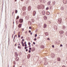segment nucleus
<instances>
[{"label":"nucleus","mask_w":67,"mask_h":67,"mask_svg":"<svg viewBox=\"0 0 67 67\" xmlns=\"http://www.w3.org/2000/svg\"><path fill=\"white\" fill-rule=\"evenodd\" d=\"M27 51H28V49H26V52H27Z\"/></svg>","instance_id":"nucleus-40"},{"label":"nucleus","mask_w":67,"mask_h":67,"mask_svg":"<svg viewBox=\"0 0 67 67\" xmlns=\"http://www.w3.org/2000/svg\"><path fill=\"white\" fill-rule=\"evenodd\" d=\"M33 14L34 16H35V14H36V12L35 11H34L33 12Z\"/></svg>","instance_id":"nucleus-8"},{"label":"nucleus","mask_w":67,"mask_h":67,"mask_svg":"<svg viewBox=\"0 0 67 67\" xmlns=\"http://www.w3.org/2000/svg\"><path fill=\"white\" fill-rule=\"evenodd\" d=\"M21 31H24V29H22Z\"/></svg>","instance_id":"nucleus-38"},{"label":"nucleus","mask_w":67,"mask_h":67,"mask_svg":"<svg viewBox=\"0 0 67 67\" xmlns=\"http://www.w3.org/2000/svg\"><path fill=\"white\" fill-rule=\"evenodd\" d=\"M41 7H41V6L39 5H38L37 7V8L38 9H41Z\"/></svg>","instance_id":"nucleus-2"},{"label":"nucleus","mask_w":67,"mask_h":67,"mask_svg":"<svg viewBox=\"0 0 67 67\" xmlns=\"http://www.w3.org/2000/svg\"><path fill=\"white\" fill-rule=\"evenodd\" d=\"M52 47L53 48H54V45H52Z\"/></svg>","instance_id":"nucleus-52"},{"label":"nucleus","mask_w":67,"mask_h":67,"mask_svg":"<svg viewBox=\"0 0 67 67\" xmlns=\"http://www.w3.org/2000/svg\"><path fill=\"white\" fill-rule=\"evenodd\" d=\"M19 18V16H17L16 18V20H18Z\"/></svg>","instance_id":"nucleus-24"},{"label":"nucleus","mask_w":67,"mask_h":67,"mask_svg":"<svg viewBox=\"0 0 67 67\" xmlns=\"http://www.w3.org/2000/svg\"><path fill=\"white\" fill-rule=\"evenodd\" d=\"M57 60L58 61H59L60 60V58H58L57 59Z\"/></svg>","instance_id":"nucleus-18"},{"label":"nucleus","mask_w":67,"mask_h":67,"mask_svg":"<svg viewBox=\"0 0 67 67\" xmlns=\"http://www.w3.org/2000/svg\"><path fill=\"white\" fill-rule=\"evenodd\" d=\"M47 26L45 24H44V25L43 27L44 28H45Z\"/></svg>","instance_id":"nucleus-14"},{"label":"nucleus","mask_w":67,"mask_h":67,"mask_svg":"<svg viewBox=\"0 0 67 67\" xmlns=\"http://www.w3.org/2000/svg\"><path fill=\"white\" fill-rule=\"evenodd\" d=\"M18 48H21V47H20V46H18Z\"/></svg>","instance_id":"nucleus-33"},{"label":"nucleus","mask_w":67,"mask_h":67,"mask_svg":"<svg viewBox=\"0 0 67 67\" xmlns=\"http://www.w3.org/2000/svg\"><path fill=\"white\" fill-rule=\"evenodd\" d=\"M62 28L63 29H65V26H63L62 27Z\"/></svg>","instance_id":"nucleus-29"},{"label":"nucleus","mask_w":67,"mask_h":67,"mask_svg":"<svg viewBox=\"0 0 67 67\" xmlns=\"http://www.w3.org/2000/svg\"><path fill=\"white\" fill-rule=\"evenodd\" d=\"M43 18L44 20H46L47 19V17L46 16H44L43 17Z\"/></svg>","instance_id":"nucleus-19"},{"label":"nucleus","mask_w":67,"mask_h":67,"mask_svg":"<svg viewBox=\"0 0 67 67\" xmlns=\"http://www.w3.org/2000/svg\"><path fill=\"white\" fill-rule=\"evenodd\" d=\"M18 37H20V35H18Z\"/></svg>","instance_id":"nucleus-41"},{"label":"nucleus","mask_w":67,"mask_h":67,"mask_svg":"<svg viewBox=\"0 0 67 67\" xmlns=\"http://www.w3.org/2000/svg\"><path fill=\"white\" fill-rule=\"evenodd\" d=\"M22 25L21 24H19L18 26V27L19 28H21L22 26Z\"/></svg>","instance_id":"nucleus-4"},{"label":"nucleus","mask_w":67,"mask_h":67,"mask_svg":"<svg viewBox=\"0 0 67 67\" xmlns=\"http://www.w3.org/2000/svg\"><path fill=\"white\" fill-rule=\"evenodd\" d=\"M34 40H35V41H36V38H35L34 39Z\"/></svg>","instance_id":"nucleus-45"},{"label":"nucleus","mask_w":67,"mask_h":67,"mask_svg":"<svg viewBox=\"0 0 67 67\" xmlns=\"http://www.w3.org/2000/svg\"><path fill=\"white\" fill-rule=\"evenodd\" d=\"M28 47H31V45H30Z\"/></svg>","instance_id":"nucleus-54"},{"label":"nucleus","mask_w":67,"mask_h":67,"mask_svg":"<svg viewBox=\"0 0 67 67\" xmlns=\"http://www.w3.org/2000/svg\"><path fill=\"white\" fill-rule=\"evenodd\" d=\"M19 22L20 23H22L23 22V19H19Z\"/></svg>","instance_id":"nucleus-1"},{"label":"nucleus","mask_w":67,"mask_h":67,"mask_svg":"<svg viewBox=\"0 0 67 67\" xmlns=\"http://www.w3.org/2000/svg\"><path fill=\"white\" fill-rule=\"evenodd\" d=\"M27 46V45L26 44H25V47H26V46Z\"/></svg>","instance_id":"nucleus-42"},{"label":"nucleus","mask_w":67,"mask_h":67,"mask_svg":"<svg viewBox=\"0 0 67 67\" xmlns=\"http://www.w3.org/2000/svg\"><path fill=\"white\" fill-rule=\"evenodd\" d=\"M22 44V45L23 46H24V44Z\"/></svg>","instance_id":"nucleus-43"},{"label":"nucleus","mask_w":67,"mask_h":67,"mask_svg":"<svg viewBox=\"0 0 67 67\" xmlns=\"http://www.w3.org/2000/svg\"><path fill=\"white\" fill-rule=\"evenodd\" d=\"M15 56L16 57H17V56H18V53L16 52H15Z\"/></svg>","instance_id":"nucleus-9"},{"label":"nucleus","mask_w":67,"mask_h":67,"mask_svg":"<svg viewBox=\"0 0 67 67\" xmlns=\"http://www.w3.org/2000/svg\"><path fill=\"white\" fill-rule=\"evenodd\" d=\"M58 21L60 22V23L62 22V19L60 18L58 20Z\"/></svg>","instance_id":"nucleus-10"},{"label":"nucleus","mask_w":67,"mask_h":67,"mask_svg":"<svg viewBox=\"0 0 67 67\" xmlns=\"http://www.w3.org/2000/svg\"><path fill=\"white\" fill-rule=\"evenodd\" d=\"M31 30H29V33H31Z\"/></svg>","instance_id":"nucleus-50"},{"label":"nucleus","mask_w":67,"mask_h":67,"mask_svg":"<svg viewBox=\"0 0 67 67\" xmlns=\"http://www.w3.org/2000/svg\"><path fill=\"white\" fill-rule=\"evenodd\" d=\"M21 44H23V41L21 42Z\"/></svg>","instance_id":"nucleus-48"},{"label":"nucleus","mask_w":67,"mask_h":67,"mask_svg":"<svg viewBox=\"0 0 67 67\" xmlns=\"http://www.w3.org/2000/svg\"><path fill=\"white\" fill-rule=\"evenodd\" d=\"M31 21H32V22H34V19H31Z\"/></svg>","instance_id":"nucleus-23"},{"label":"nucleus","mask_w":67,"mask_h":67,"mask_svg":"<svg viewBox=\"0 0 67 67\" xmlns=\"http://www.w3.org/2000/svg\"><path fill=\"white\" fill-rule=\"evenodd\" d=\"M53 4L54 5H55V2H53Z\"/></svg>","instance_id":"nucleus-28"},{"label":"nucleus","mask_w":67,"mask_h":67,"mask_svg":"<svg viewBox=\"0 0 67 67\" xmlns=\"http://www.w3.org/2000/svg\"><path fill=\"white\" fill-rule=\"evenodd\" d=\"M63 2L64 4H66L67 3V0H63Z\"/></svg>","instance_id":"nucleus-3"},{"label":"nucleus","mask_w":67,"mask_h":67,"mask_svg":"<svg viewBox=\"0 0 67 67\" xmlns=\"http://www.w3.org/2000/svg\"><path fill=\"white\" fill-rule=\"evenodd\" d=\"M40 1H41V2H42V0H40Z\"/></svg>","instance_id":"nucleus-64"},{"label":"nucleus","mask_w":67,"mask_h":67,"mask_svg":"<svg viewBox=\"0 0 67 67\" xmlns=\"http://www.w3.org/2000/svg\"><path fill=\"white\" fill-rule=\"evenodd\" d=\"M61 10H64V7H61Z\"/></svg>","instance_id":"nucleus-22"},{"label":"nucleus","mask_w":67,"mask_h":67,"mask_svg":"<svg viewBox=\"0 0 67 67\" xmlns=\"http://www.w3.org/2000/svg\"><path fill=\"white\" fill-rule=\"evenodd\" d=\"M55 55V54H54V53H52V58H53V57H54Z\"/></svg>","instance_id":"nucleus-13"},{"label":"nucleus","mask_w":67,"mask_h":67,"mask_svg":"<svg viewBox=\"0 0 67 67\" xmlns=\"http://www.w3.org/2000/svg\"><path fill=\"white\" fill-rule=\"evenodd\" d=\"M33 44L34 45H35V43L34 42L33 43Z\"/></svg>","instance_id":"nucleus-36"},{"label":"nucleus","mask_w":67,"mask_h":67,"mask_svg":"<svg viewBox=\"0 0 67 67\" xmlns=\"http://www.w3.org/2000/svg\"><path fill=\"white\" fill-rule=\"evenodd\" d=\"M41 47L42 48H44V46L43 45H42L41 46Z\"/></svg>","instance_id":"nucleus-25"},{"label":"nucleus","mask_w":67,"mask_h":67,"mask_svg":"<svg viewBox=\"0 0 67 67\" xmlns=\"http://www.w3.org/2000/svg\"><path fill=\"white\" fill-rule=\"evenodd\" d=\"M60 47H62V46H63V45L62 44H60Z\"/></svg>","instance_id":"nucleus-44"},{"label":"nucleus","mask_w":67,"mask_h":67,"mask_svg":"<svg viewBox=\"0 0 67 67\" xmlns=\"http://www.w3.org/2000/svg\"><path fill=\"white\" fill-rule=\"evenodd\" d=\"M15 13H18V10H15Z\"/></svg>","instance_id":"nucleus-27"},{"label":"nucleus","mask_w":67,"mask_h":67,"mask_svg":"<svg viewBox=\"0 0 67 67\" xmlns=\"http://www.w3.org/2000/svg\"><path fill=\"white\" fill-rule=\"evenodd\" d=\"M24 41V39H22V41Z\"/></svg>","instance_id":"nucleus-57"},{"label":"nucleus","mask_w":67,"mask_h":67,"mask_svg":"<svg viewBox=\"0 0 67 67\" xmlns=\"http://www.w3.org/2000/svg\"><path fill=\"white\" fill-rule=\"evenodd\" d=\"M31 9V7L30 6L28 8V11H30Z\"/></svg>","instance_id":"nucleus-7"},{"label":"nucleus","mask_w":67,"mask_h":67,"mask_svg":"<svg viewBox=\"0 0 67 67\" xmlns=\"http://www.w3.org/2000/svg\"><path fill=\"white\" fill-rule=\"evenodd\" d=\"M54 29L55 30V29H57V26H54Z\"/></svg>","instance_id":"nucleus-16"},{"label":"nucleus","mask_w":67,"mask_h":67,"mask_svg":"<svg viewBox=\"0 0 67 67\" xmlns=\"http://www.w3.org/2000/svg\"><path fill=\"white\" fill-rule=\"evenodd\" d=\"M29 29H31V26L29 27Z\"/></svg>","instance_id":"nucleus-46"},{"label":"nucleus","mask_w":67,"mask_h":67,"mask_svg":"<svg viewBox=\"0 0 67 67\" xmlns=\"http://www.w3.org/2000/svg\"><path fill=\"white\" fill-rule=\"evenodd\" d=\"M16 61H19V58L18 57L16 58Z\"/></svg>","instance_id":"nucleus-15"},{"label":"nucleus","mask_w":67,"mask_h":67,"mask_svg":"<svg viewBox=\"0 0 67 67\" xmlns=\"http://www.w3.org/2000/svg\"><path fill=\"white\" fill-rule=\"evenodd\" d=\"M45 35L46 36H48V32H45Z\"/></svg>","instance_id":"nucleus-17"},{"label":"nucleus","mask_w":67,"mask_h":67,"mask_svg":"<svg viewBox=\"0 0 67 67\" xmlns=\"http://www.w3.org/2000/svg\"><path fill=\"white\" fill-rule=\"evenodd\" d=\"M14 13V11H13V12L12 13V15H13V14Z\"/></svg>","instance_id":"nucleus-35"},{"label":"nucleus","mask_w":67,"mask_h":67,"mask_svg":"<svg viewBox=\"0 0 67 67\" xmlns=\"http://www.w3.org/2000/svg\"><path fill=\"white\" fill-rule=\"evenodd\" d=\"M35 37H36L37 36V34H35Z\"/></svg>","instance_id":"nucleus-39"},{"label":"nucleus","mask_w":67,"mask_h":67,"mask_svg":"<svg viewBox=\"0 0 67 67\" xmlns=\"http://www.w3.org/2000/svg\"><path fill=\"white\" fill-rule=\"evenodd\" d=\"M26 7H23V9L24 11H25L26 10Z\"/></svg>","instance_id":"nucleus-6"},{"label":"nucleus","mask_w":67,"mask_h":67,"mask_svg":"<svg viewBox=\"0 0 67 67\" xmlns=\"http://www.w3.org/2000/svg\"><path fill=\"white\" fill-rule=\"evenodd\" d=\"M20 32H19L18 34V35H20Z\"/></svg>","instance_id":"nucleus-55"},{"label":"nucleus","mask_w":67,"mask_h":67,"mask_svg":"<svg viewBox=\"0 0 67 67\" xmlns=\"http://www.w3.org/2000/svg\"><path fill=\"white\" fill-rule=\"evenodd\" d=\"M62 67H66V66H62Z\"/></svg>","instance_id":"nucleus-58"},{"label":"nucleus","mask_w":67,"mask_h":67,"mask_svg":"<svg viewBox=\"0 0 67 67\" xmlns=\"http://www.w3.org/2000/svg\"><path fill=\"white\" fill-rule=\"evenodd\" d=\"M65 35L67 36V32H66L65 33Z\"/></svg>","instance_id":"nucleus-34"},{"label":"nucleus","mask_w":67,"mask_h":67,"mask_svg":"<svg viewBox=\"0 0 67 67\" xmlns=\"http://www.w3.org/2000/svg\"><path fill=\"white\" fill-rule=\"evenodd\" d=\"M13 67H15V65H14V66H13Z\"/></svg>","instance_id":"nucleus-60"},{"label":"nucleus","mask_w":67,"mask_h":67,"mask_svg":"<svg viewBox=\"0 0 67 67\" xmlns=\"http://www.w3.org/2000/svg\"><path fill=\"white\" fill-rule=\"evenodd\" d=\"M28 48V47H25V48H25V49H26Z\"/></svg>","instance_id":"nucleus-30"},{"label":"nucleus","mask_w":67,"mask_h":67,"mask_svg":"<svg viewBox=\"0 0 67 67\" xmlns=\"http://www.w3.org/2000/svg\"><path fill=\"white\" fill-rule=\"evenodd\" d=\"M32 49V48H29V50H31Z\"/></svg>","instance_id":"nucleus-49"},{"label":"nucleus","mask_w":67,"mask_h":67,"mask_svg":"<svg viewBox=\"0 0 67 67\" xmlns=\"http://www.w3.org/2000/svg\"><path fill=\"white\" fill-rule=\"evenodd\" d=\"M8 40H10V38H8Z\"/></svg>","instance_id":"nucleus-61"},{"label":"nucleus","mask_w":67,"mask_h":67,"mask_svg":"<svg viewBox=\"0 0 67 67\" xmlns=\"http://www.w3.org/2000/svg\"><path fill=\"white\" fill-rule=\"evenodd\" d=\"M28 44L29 45H30L31 44V43H30V42H28Z\"/></svg>","instance_id":"nucleus-31"},{"label":"nucleus","mask_w":67,"mask_h":67,"mask_svg":"<svg viewBox=\"0 0 67 67\" xmlns=\"http://www.w3.org/2000/svg\"><path fill=\"white\" fill-rule=\"evenodd\" d=\"M22 38H23V36L21 37V39H22Z\"/></svg>","instance_id":"nucleus-47"},{"label":"nucleus","mask_w":67,"mask_h":67,"mask_svg":"<svg viewBox=\"0 0 67 67\" xmlns=\"http://www.w3.org/2000/svg\"><path fill=\"white\" fill-rule=\"evenodd\" d=\"M17 35H15V36L14 37V40H13L14 41V38H15V37H17Z\"/></svg>","instance_id":"nucleus-26"},{"label":"nucleus","mask_w":67,"mask_h":67,"mask_svg":"<svg viewBox=\"0 0 67 67\" xmlns=\"http://www.w3.org/2000/svg\"><path fill=\"white\" fill-rule=\"evenodd\" d=\"M16 44H15V46H16Z\"/></svg>","instance_id":"nucleus-63"},{"label":"nucleus","mask_w":67,"mask_h":67,"mask_svg":"<svg viewBox=\"0 0 67 67\" xmlns=\"http://www.w3.org/2000/svg\"><path fill=\"white\" fill-rule=\"evenodd\" d=\"M47 40H49H49H50L49 38H47Z\"/></svg>","instance_id":"nucleus-59"},{"label":"nucleus","mask_w":67,"mask_h":67,"mask_svg":"<svg viewBox=\"0 0 67 67\" xmlns=\"http://www.w3.org/2000/svg\"><path fill=\"white\" fill-rule=\"evenodd\" d=\"M51 3V2L50 1H49L48 2V5H50V4Z\"/></svg>","instance_id":"nucleus-20"},{"label":"nucleus","mask_w":67,"mask_h":67,"mask_svg":"<svg viewBox=\"0 0 67 67\" xmlns=\"http://www.w3.org/2000/svg\"><path fill=\"white\" fill-rule=\"evenodd\" d=\"M59 32L60 34H63L64 33V31H59Z\"/></svg>","instance_id":"nucleus-11"},{"label":"nucleus","mask_w":67,"mask_h":67,"mask_svg":"<svg viewBox=\"0 0 67 67\" xmlns=\"http://www.w3.org/2000/svg\"><path fill=\"white\" fill-rule=\"evenodd\" d=\"M31 57V55L30 54H29L27 55V58L28 59H29Z\"/></svg>","instance_id":"nucleus-12"},{"label":"nucleus","mask_w":67,"mask_h":67,"mask_svg":"<svg viewBox=\"0 0 67 67\" xmlns=\"http://www.w3.org/2000/svg\"><path fill=\"white\" fill-rule=\"evenodd\" d=\"M48 7H47L46 9L47 10H48Z\"/></svg>","instance_id":"nucleus-37"},{"label":"nucleus","mask_w":67,"mask_h":67,"mask_svg":"<svg viewBox=\"0 0 67 67\" xmlns=\"http://www.w3.org/2000/svg\"><path fill=\"white\" fill-rule=\"evenodd\" d=\"M26 34H27V31H26L25 32Z\"/></svg>","instance_id":"nucleus-53"},{"label":"nucleus","mask_w":67,"mask_h":67,"mask_svg":"<svg viewBox=\"0 0 67 67\" xmlns=\"http://www.w3.org/2000/svg\"><path fill=\"white\" fill-rule=\"evenodd\" d=\"M29 53H31V51L30 50L29 51Z\"/></svg>","instance_id":"nucleus-51"},{"label":"nucleus","mask_w":67,"mask_h":67,"mask_svg":"<svg viewBox=\"0 0 67 67\" xmlns=\"http://www.w3.org/2000/svg\"><path fill=\"white\" fill-rule=\"evenodd\" d=\"M35 51V48L34 47H33L32 49V51Z\"/></svg>","instance_id":"nucleus-21"},{"label":"nucleus","mask_w":67,"mask_h":67,"mask_svg":"<svg viewBox=\"0 0 67 67\" xmlns=\"http://www.w3.org/2000/svg\"><path fill=\"white\" fill-rule=\"evenodd\" d=\"M13 63H14V65L15 64V61H14Z\"/></svg>","instance_id":"nucleus-32"},{"label":"nucleus","mask_w":67,"mask_h":67,"mask_svg":"<svg viewBox=\"0 0 67 67\" xmlns=\"http://www.w3.org/2000/svg\"><path fill=\"white\" fill-rule=\"evenodd\" d=\"M45 11H43L42 12V14L43 15H45Z\"/></svg>","instance_id":"nucleus-5"},{"label":"nucleus","mask_w":67,"mask_h":67,"mask_svg":"<svg viewBox=\"0 0 67 67\" xmlns=\"http://www.w3.org/2000/svg\"><path fill=\"white\" fill-rule=\"evenodd\" d=\"M30 34H31V35H32V33L31 32L30 33Z\"/></svg>","instance_id":"nucleus-56"},{"label":"nucleus","mask_w":67,"mask_h":67,"mask_svg":"<svg viewBox=\"0 0 67 67\" xmlns=\"http://www.w3.org/2000/svg\"><path fill=\"white\" fill-rule=\"evenodd\" d=\"M25 44H26V42H25Z\"/></svg>","instance_id":"nucleus-62"}]
</instances>
